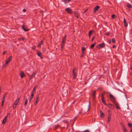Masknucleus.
<instances>
[{
    "label": "nucleus",
    "mask_w": 132,
    "mask_h": 132,
    "mask_svg": "<svg viewBox=\"0 0 132 132\" xmlns=\"http://www.w3.org/2000/svg\"><path fill=\"white\" fill-rule=\"evenodd\" d=\"M89 38H90V37L91 36V35H89Z\"/></svg>",
    "instance_id": "13d9d810"
},
{
    "label": "nucleus",
    "mask_w": 132,
    "mask_h": 132,
    "mask_svg": "<svg viewBox=\"0 0 132 132\" xmlns=\"http://www.w3.org/2000/svg\"><path fill=\"white\" fill-rule=\"evenodd\" d=\"M100 7L98 6H97L94 8L93 10V12L95 13L96 11L99 9Z\"/></svg>",
    "instance_id": "6e6552de"
},
{
    "label": "nucleus",
    "mask_w": 132,
    "mask_h": 132,
    "mask_svg": "<svg viewBox=\"0 0 132 132\" xmlns=\"http://www.w3.org/2000/svg\"><path fill=\"white\" fill-rule=\"evenodd\" d=\"M108 112L109 114V116H111V114L112 112L110 110H108Z\"/></svg>",
    "instance_id": "473e14b6"
},
{
    "label": "nucleus",
    "mask_w": 132,
    "mask_h": 132,
    "mask_svg": "<svg viewBox=\"0 0 132 132\" xmlns=\"http://www.w3.org/2000/svg\"><path fill=\"white\" fill-rule=\"evenodd\" d=\"M65 40H64V39L63 40V39H62V43H64V42L65 41Z\"/></svg>",
    "instance_id": "a18cd8bd"
},
{
    "label": "nucleus",
    "mask_w": 132,
    "mask_h": 132,
    "mask_svg": "<svg viewBox=\"0 0 132 132\" xmlns=\"http://www.w3.org/2000/svg\"><path fill=\"white\" fill-rule=\"evenodd\" d=\"M22 28L24 30L26 31H28L29 30V29H25L23 26L22 27Z\"/></svg>",
    "instance_id": "72a5a7b5"
},
{
    "label": "nucleus",
    "mask_w": 132,
    "mask_h": 132,
    "mask_svg": "<svg viewBox=\"0 0 132 132\" xmlns=\"http://www.w3.org/2000/svg\"><path fill=\"white\" fill-rule=\"evenodd\" d=\"M83 55H84V54H82H82L81 55V57H83Z\"/></svg>",
    "instance_id": "6e6d98bb"
},
{
    "label": "nucleus",
    "mask_w": 132,
    "mask_h": 132,
    "mask_svg": "<svg viewBox=\"0 0 132 132\" xmlns=\"http://www.w3.org/2000/svg\"><path fill=\"white\" fill-rule=\"evenodd\" d=\"M19 98H18L16 100L15 102L14 103L13 106V109H15L16 108V106L18 105L19 103Z\"/></svg>",
    "instance_id": "f257e3e1"
},
{
    "label": "nucleus",
    "mask_w": 132,
    "mask_h": 132,
    "mask_svg": "<svg viewBox=\"0 0 132 132\" xmlns=\"http://www.w3.org/2000/svg\"><path fill=\"white\" fill-rule=\"evenodd\" d=\"M37 55L40 56L42 59L43 58V57H42L41 56L42 53L39 51H37Z\"/></svg>",
    "instance_id": "2eb2a0df"
},
{
    "label": "nucleus",
    "mask_w": 132,
    "mask_h": 132,
    "mask_svg": "<svg viewBox=\"0 0 132 132\" xmlns=\"http://www.w3.org/2000/svg\"><path fill=\"white\" fill-rule=\"evenodd\" d=\"M24 39V38H19V39H18V40H23Z\"/></svg>",
    "instance_id": "49530a36"
},
{
    "label": "nucleus",
    "mask_w": 132,
    "mask_h": 132,
    "mask_svg": "<svg viewBox=\"0 0 132 132\" xmlns=\"http://www.w3.org/2000/svg\"><path fill=\"white\" fill-rule=\"evenodd\" d=\"M31 100H32L29 99V102H31Z\"/></svg>",
    "instance_id": "bf43d9fd"
},
{
    "label": "nucleus",
    "mask_w": 132,
    "mask_h": 132,
    "mask_svg": "<svg viewBox=\"0 0 132 132\" xmlns=\"http://www.w3.org/2000/svg\"><path fill=\"white\" fill-rule=\"evenodd\" d=\"M89 130H86L84 131L80 132V131H78V132H89Z\"/></svg>",
    "instance_id": "c9c22d12"
},
{
    "label": "nucleus",
    "mask_w": 132,
    "mask_h": 132,
    "mask_svg": "<svg viewBox=\"0 0 132 132\" xmlns=\"http://www.w3.org/2000/svg\"><path fill=\"white\" fill-rule=\"evenodd\" d=\"M99 46L101 47V48H103L105 47L104 44L103 43H102L100 44L99 45Z\"/></svg>",
    "instance_id": "6ab92c4d"
},
{
    "label": "nucleus",
    "mask_w": 132,
    "mask_h": 132,
    "mask_svg": "<svg viewBox=\"0 0 132 132\" xmlns=\"http://www.w3.org/2000/svg\"><path fill=\"white\" fill-rule=\"evenodd\" d=\"M12 59V56H10L8 59L6 60V61L5 64H7Z\"/></svg>",
    "instance_id": "0eeeda50"
},
{
    "label": "nucleus",
    "mask_w": 132,
    "mask_h": 132,
    "mask_svg": "<svg viewBox=\"0 0 132 132\" xmlns=\"http://www.w3.org/2000/svg\"><path fill=\"white\" fill-rule=\"evenodd\" d=\"M113 48H115V45H113Z\"/></svg>",
    "instance_id": "4d7b16f0"
},
{
    "label": "nucleus",
    "mask_w": 132,
    "mask_h": 132,
    "mask_svg": "<svg viewBox=\"0 0 132 132\" xmlns=\"http://www.w3.org/2000/svg\"><path fill=\"white\" fill-rule=\"evenodd\" d=\"M66 35H65L63 38V39L66 40Z\"/></svg>",
    "instance_id": "a19ab883"
},
{
    "label": "nucleus",
    "mask_w": 132,
    "mask_h": 132,
    "mask_svg": "<svg viewBox=\"0 0 132 132\" xmlns=\"http://www.w3.org/2000/svg\"><path fill=\"white\" fill-rule=\"evenodd\" d=\"M10 114L9 113L7 114V116H7V117L8 116L9 117H10Z\"/></svg>",
    "instance_id": "de8ad7c7"
},
{
    "label": "nucleus",
    "mask_w": 132,
    "mask_h": 132,
    "mask_svg": "<svg viewBox=\"0 0 132 132\" xmlns=\"http://www.w3.org/2000/svg\"><path fill=\"white\" fill-rule=\"evenodd\" d=\"M64 46V43H62L61 44V50H63V47Z\"/></svg>",
    "instance_id": "bb28decb"
},
{
    "label": "nucleus",
    "mask_w": 132,
    "mask_h": 132,
    "mask_svg": "<svg viewBox=\"0 0 132 132\" xmlns=\"http://www.w3.org/2000/svg\"><path fill=\"white\" fill-rule=\"evenodd\" d=\"M88 9H86L85 10H84V11L82 13L83 14H84L88 10Z\"/></svg>",
    "instance_id": "58836bf2"
},
{
    "label": "nucleus",
    "mask_w": 132,
    "mask_h": 132,
    "mask_svg": "<svg viewBox=\"0 0 132 132\" xmlns=\"http://www.w3.org/2000/svg\"><path fill=\"white\" fill-rule=\"evenodd\" d=\"M65 11L69 14H71L72 13V11L71 9L67 7L65 9Z\"/></svg>",
    "instance_id": "423d86ee"
},
{
    "label": "nucleus",
    "mask_w": 132,
    "mask_h": 132,
    "mask_svg": "<svg viewBox=\"0 0 132 132\" xmlns=\"http://www.w3.org/2000/svg\"><path fill=\"white\" fill-rule=\"evenodd\" d=\"M124 26L125 27H126L128 26V23L127 22L125 19H124Z\"/></svg>",
    "instance_id": "ddd939ff"
},
{
    "label": "nucleus",
    "mask_w": 132,
    "mask_h": 132,
    "mask_svg": "<svg viewBox=\"0 0 132 132\" xmlns=\"http://www.w3.org/2000/svg\"><path fill=\"white\" fill-rule=\"evenodd\" d=\"M25 101L24 103V105L25 106H26L28 102V100L27 98H26L25 100Z\"/></svg>",
    "instance_id": "cd10ccee"
},
{
    "label": "nucleus",
    "mask_w": 132,
    "mask_h": 132,
    "mask_svg": "<svg viewBox=\"0 0 132 132\" xmlns=\"http://www.w3.org/2000/svg\"><path fill=\"white\" fill-rule=\"evenodd\" d=\"M110 98L111 100L114 103L116 102V100L115 98L112 94H110Z\"/></svg>",
    "instance_id": "7ed1b4c3"
},
{
    "label": "nucleus",
    "mask_w": 132,
    "mask_h": 132,
    "mask_svg": "<svg viewBox=\"0 0 132 132\" xmlns=\"http://www.w3.org/2000/svg\"><path fill=\"white\" fill-rule=\"evenodd\" d=\"M36 101L38 102L39 101V97L38 96H37L36 98Z\"/></svg>",
    "instance_id": "ea45409f"
},
{
    "label": "nucleus",
    "mask_w": 132,
    "mask_h": 132,
    "mask_svg": "<svg viewBox=\"0 0 132 132\" xmlns=\"http://www.w3.org/2000/svg\"><path fill=\"white\" fill-rule=\"evenodd\" d=\"M4 102H3V101L2 102L1 106L2 107H3V105H4Z\"/></svg>",
    "instance_id": "37998d69"
},
{
    "label": "nucleus",
    "mask_w": 132,
    "mask_h": 132,
    "mask_svg": "<svg viewBox=\"0 0 132 132\" xmlns=\"http://www.w3.org/2000/svg\"><path fill=\"white\" fill-rule=\"evenodd\" d=\"M109 43H110L111 42V40H110L109 41Z\"/></svg>",
    "instance_id": "5fc2aeb1"
},
{
    "label": "nucleus",
    "mask_w": 132,
    "mask_h": 132,
    "mask_svg": "<svg viewBox=\"0 0 132 132\" xmlns=\"http://www.w3.org/2000/svg\"><path fill=\"white\" fill-rule=\"evenodd\" d=\"M114 103L115 105V106H116V108H117L118 109H119V107L118 105V104L117 103H116V102H115Z\"/></svg>",
    "instance_id": "412c9836"
},
{
    "label": "nucleus",
    "mask_w": 132,
    "mask_h": 132,
    "mask_svg": "<svg viewBox=\"0 0 132 132\" xmlns=\"http://www.w3.org/2000/svg\"><path fill=\"white\" fill-rule=\"evenodd\" d=\"M43 43V41L42 40L40 41V42L38 44L37 47H40L41 45H42Z\"/></svg>",
    "instance_id": "f3484780"
},
{
    "label": "nucleus",
    "mask_w": 132,
    "mask_h": 132,
    "mask_svg": "<svg viewBox=\"0 0 132 132\" xmlns=\"http://www.w3.org/2000/svg\"><path fill=\"white\" fill-rule=\"evenodd\" d=\"M71 1V0H62V1L64 2L65 4L68 3Z\"/></svg>",
    "instance_id": "aec40b11"
},
{
    "label": "nucleus",
    "mask_w": 132,
    "mask_h": 132,
    "mask_svg": "<svg viewBox=\"0 0 132 132\" xmlns=\"http://www.w3.org/2000/svg\"><path fill=\"white\" fill-rule=\"evenodd\" d=\"M130 132H132V127L131 128Z\"/></svg>",
    "instance_id": "052dcab7"
},
{
    "label": "nucleus",
    "mask_w": 132,
    "mask_h": 132,
    "mask_svg": "<svg viewBox=\"0 0 132 132\" xmlns=\"http://www.w3.org/2000/svg\"><path fill=\"white\" fill-rule=\"evenodd\" d=\"M111 17L113 19L115 18L116 17V16L115 14H113L112 15Z\"/></svg>",
    "instance_id": "c756f323"
},
{
    "label": "nucleus",
    "mask_w": 132,
    "mask_h": 132,
    "mask_svg": "<svg viewBox=\"0 0 132 132\" xmlns=\"http://www.w3.org/2000/svg\"><path fill=\"white\" fill-rule=\"evenodd\" d=\"M5 53V51H3V55H4Z\"/></svg>",
    "instance_id": "864d4df0"
},
{
    "label": "nucleus",
    "mask_w": 132,
    "mask_h": 132,
    "mask_svg": "<svg viewBox=\"0 0 132 132\" xmlns=\"http://www.w3.org/2000/svg\"><path fill=\"white\" fill-rule=\"evenodd\" d=\"M56 127H57L58 128L59 127V125H57V126Z\"/></svg>",
    "instance_id": "680f3d73"
},
{
    "label": "nucleus",
    "mask_w": 132,
    "mask_h": 132,
    "mask_svg": "<svg viewBox=\"0 0 132 132\" xmlns=\"http://www.w3.org/2000/svg\"><path fill=\"white\" fill-rule=\"evenodd\" d=\"M37 72V71H36L34 72L30 76L29 78V80H31V79H32L34 77V76L36 74Z\"/></svg>",
    "instance_id": "20e7f679"
},
{
    "label": "nucleus",
    "mask_w": 132,
    "mask_h": 132,
    "mask_svg": "<svg viewBox=\"0 0 132 132\" xmlns=\"http://www.w3.org/2000/svg\"><path fill=\"white\" fill-rule=\"evenodd\" d=\"M122 126H123V131H125L127 130V129H126V128L123 125H122Z\"/></svg>",
    "instance_id": "7c9ffc66"
},
{
    "label": "nucleus",
    "mask_w": 132,
    "mask_h": 132,
    "mask_svg": "<svg viewBox=\"0 0 132 132\" xmlns=\"http://www.w3.org/2000/svg\"><path fill=\"white\" fill-rule=\"evenodd\" d=\"M37 87V86H35L34 87V89H33V90H32V93H34V92L35 91V90H36V87Z\"/></svg>",
    "instance_id": "393cba45"
},
{
    "label": "nucleus",
    "mask_w": 132,
    "mask_h": 132,
    "mask_svg": "<svg viewBox=\"0 0 132 132\" xmlns=\"http://www.w3.org/2000/svg\"><path fill=\"white\" fill-rule=\"evenodd\" d=\"M125 5L128 8H131L132 7V6L128 3L126 4Z\"/></svg>",
    "instance_id": "a211bd4d"
},
{
    "label": "nucleus",
    "mask_w": 132,
    "mask_h": 132,
    "mask_svg": "<svg viewBox=\"0 0 132 132\" xmlns=\"http://www.w3.org/2000/svg\"><path fill=\"white\" fill-rule=\"evenodd\" d=\"M100 117L102 118H103L104 117V114L103 113V112L101 110L100 111Z\"/></svg>",
    "instance_id": "9d476101"
},
{
    "label": "nucleus",
    "mask_w": 132,
    "mask_h": 132,
    "mask_svg": "<svg viewBox=\"0 0 132 132\" xmlns=\"http://www.w3.org/2000/svg\"><path fill=\"white\" fill-rule=\"evenodd\" d=\"M95 38V36H94L93 37L92 39V41H93L94 40Z\"/></svg>",
    "instance_id": "c03bdc74"
},
{
    "label": "nucleus",
    "mask_w": 132,
    "mask_h": 132,
    "mask_svg": "<svg viewBox=\"0 0 132 132\" xmlns=\"http://www.w3.org/2000/svg\"><path fill=\"white\" fill-rule=\"evenodd\" d=\"M5 100V96L4 95L2 98V101L4 102Z\"/></svg>",
    "instance_id": "4c0bfd02"
},
{
    "label": "nucleus",
    "mask_w": 132,
    "mask_h": 132,
    "mask_svg": "<svg viewBox=\"0 0 132 132\" xmlns=\"http://www.w3.org/2000/svg\"><path fill=\"white\" fill-rule=\"evenodd\" d=\"M58 128L57 127H55L53 129V130H56L57 129V128Z\"/></svg>",
    "instance_id": "79ce46f5"
},
{
    "label": "nucleus",
    "mask_w": 132,
    "mask_h": 132,
    "mask_svg": "<svg viewBox=\"0 0 132 132\" xmlns=\"http://www.w3.org/2000/svg\"><path fill=\"white\" fill-rule=\"evenodd\" d=\"M112 41L113 43H115L116 42L115 39L114 38H113L112 39Z\"/></svg>",
    "instance_id": "e433bc0d"
},
{
    "label": "nucleus",
    "mask_w": 132,
    "mask_h": 132,
    "mask_svg": "<svg viewBox=\"0 0 132 132\" xmlns=\"http://www.w3.org/2000/svg\"><path fill=\"white\" fill-rule=\"evenodd\" d=\"M130 69L131 70H132V66L130 68Z\"/></svg>",
    "instance_id": "e2e57ef3"
},
{
    "label": "nucleus",
    "mask_w": 132,
    "mask_h": 132,
    "mask_svg": "<svg viewBox=\"0 0 132 132\" xmlns=\"http://www.w3.org/2000/svg\"><path fill=\"white\" fill-rule=\"evenodd\" d=\"M96 44V43H94L93 44H92V45H91L90 46V48L92 49L94 47V46Z\"/></svg>",
    "instance_id": "5701e85b"
},
{
    "label": "nucleus",
    "mask_w": 132,
    "mask_h": 132,
    "mask_svg": "<svg viewBox=\"0 0 132 132\" xmlns=\"http://www.w3.org/2000/svg\"><path fill=\"white\" fill-rule=\"evenodd\" d=\"M104 94H103L101 95V99L102 102L104 104L106 105V104L104 100Z\"/></svg>",
    "instance_id": "1a4fd4ad"
},
{
    "label": "nucleus",
    "mask_w": 132,
    "mask_h": 132,
    "mask_svg": "<svg viewBox=\"0 0 132 132\" xmlns=\"http://www.w3.org/2000/svg\"><path fill=\"white\" fill-rule=\"evenodd\" d=\"M82 53V54H84V51L85 50V49L84 47H82L81 49Z\"/></svg>",
    "instance_id": "b1692460"
},
{
    "label": "nucleus",
    "mask_w": 132,
    "mask_h": 132,
    "mask_svg": "<svg viewBox=\"0 0 132 132\" xmlns=\"http://www.w3.org/2000/svg\"><path fill=\"white\" fill-rule=\"evenodd\" d=\"M94 32V31L93 30H90L89 31V35H91V34H92V32Z\"/></svg>",
    "instance_id": "2f4dec72"
},
{
    "label": "nucleus",
    "mask_w": 132,
    "mask_h": 132,
    "mask_svg": "<svg viewBox=\"0 0 132 132\" xmlns=\"http://www.w3.org/2000/svg\"><path fill=\"white\" fill-rule=\"evenodd\" d=\"M19 75L21 79L23 78L25 76V75L23 71H21L20 72Z\"/></svg>",
    "instance_id": "39448f33"
},
{
    "label": "nucleus",
    "mask_w": 132,
    "mask_h": 132,
    "mask_svg": "<svg viewBox=\"0 0 132 132\" xmlns=\"http://www.w3.org/2000/svg\"><path fill=\"white\" fill-rule=\"evenodd\" d=\"M109 34H109V33H106L105 34V35H109Z\"/></svg>",
    "instance_id": "3c124183"
},
{
    "label": "nucleus",
    "mask_w": 132,
    "mask_h": 132,
    "mask_svg": "<svg viewBox=\"0 0 132 132\" xmlns=\"http://www.w3.org/2000/svg\"><path fill=\"white\" fill-rule=\"evenodd\" d=\"M76 70V69L75 68H73L72 71V74L73 75V79H75L76 78L77 75L76 74V72H75V71Z\"/></svg>",
    "instance_id": "f03ea898"
},
{
    "label": "nucleus",
    "mask_w": 132,
    "mask_h": 132,
    "mask_svg": "<svg viewBox=\"0 0 132 132\" xmlns=\"http://www.w3.org/2000/svg\"><path fill=\"white\" fill-rule=\"evenodd\" d=\"M66 122H67V121H66Z\"/></svg>",
    "instance_id": "338daca9"
},
{
    "label": "nucleus",
    "mask_w": 132,
    "mask_h": 132,
    "mask_svg": "<svg viewBox=\"0 0 132 132\" xmlns=\"http://www.w3.org/2000/svg\"><path fill=\"white\" fill-rule=\"evenodd\" d=\"M34 96V93H32L31 94V96H30L29 99L32 100V98H33Z\"/></svg>",
    "instance_id": "a878e982"
},
{
    "label": "nucleus",
    "mask_w": 132,
    "mask_h": 132,
    "mask_svg": "<svg viewBox=\"0 0 132 132\" xmlns=\"http://www.w3.org/2000/svg\"><path fill=\"white\" fill-rule=\"evenodd\" d=\"M87 109H86V110L88 111L89 110L90 108V101H89V103L87 106Z\"/></svg>",
    "instance_id": "f8f14e48"
},
{
    "label": "nucleus",
    "mask_w": 132,
    "mask_h": 132,
    "mask_svg": "<svg viewBox=\"0 0 132 132\" xmlns=\"http://www.w3.org/2000/svg\"><path fill=\"white\" fill-rule=\"evenodd\" d=\"M31 49H32V50H35V48H34V47H32L31 48Z\"/></svg>",
    "instance_id": "603ef678"
},
{
    "label": "nucleus",
    "mask_w": 132,
    "mask_h": 132,
    "mask_svg": "<svg viewBox=\"0 0 132 132\" xmlns=\"http://www.w3.org/2000/svg\"><path fill=\"white\" fill-rule=\"evenodd\" d=\"M23 12H25L26 11V9H23Z\"/></svg>",
    "instance_id": "8fccbe9b"
},
{
    "label": "nucleus",
    "mask_w": 132,
    "mask_h": 132,
    "mask_svg": "<svg viewBox=\"0 0 132 132\" xmlns=\"http://www.w3.org/2000/svg\"><path fill=\"white\" fill-rule=\"evenodd\" d=\"M124 132H128V131L127 130L126 131H124Z\"/></svg>",
    "instance_id": "0e129e2a"
},
{
    "label": "nucleus",
    "mask_w": 132,
    "mask_h": 132,
    "mask_svg": "<svg viewBox=\"0 0 132 132\" xmlns=\"http://www.w3.org/2000/svg\"><path fill=\"white\" fill-rule=\"evenodd\" d=\"M111 116H109L108 117V122L109 123L111 120Z\"/></svg>",
    "instance_id": "4be33fe9"
},
{
    "label": "nucleus",
    "mask_w": 132,
    "mask_h": 132,
    "mask_svg": "<svg viewBox=\"0 0 132 132\" xmlns=\"http://www.w3.org/2000/svg\"><path fill=\"white\" fill-rule=\"evenodd\" d=\"M96 91L95 90L93 92L92 94V96L94 98L95 96V94L96 93Z\"/></svg>",
    "instance_id": "c85d7f7f"
},
{
    "label": "nucleus",
    "mask_w": 132,
    "mask_h": 132,
    "mask_svg": "<svg viewBox=\"0 0 132 132\" xmlns=\"http://www.w3.org/2000/svg\"><path fill=\"white\" fill-rule=\"evenodd\" d=\"M74 13L75 14V15L77 17V19L79 18L78 15L79 14V13L76 12H74Z\"/></svg>",
    "instance_id": "dca6fc26"
},
{
    "label": "nucleus",
    "mask_w": 132,
    "mask_h": 132,
    "mask_svg": "<svg viewBox=\"0 0 132 132\" xmlns=\"http://www.w3.org/2000/svg\"><path fill=\"white\" fill-rule=\"evenodd\" d=\"M7 116L5 117L4 119L2 121V124H4L6 122L7 120Z\"/></svg>",
    "instance_id": "4468645a"
},
{
    "label": "nucleus",
    "mask_w": 132,
    "mask_h": 132,
    "mask_svg": "<svg viewBox=\"0 0 132 132\" xmlns=\"http://www.w3.org/2000/svg\"><path fill=\"white\" fill-rule=\"evenodd\" d=\"M38 102L36 101L34 103V104H35V105H36L37 104V102Z\"/></svg>",
    "instance_id": "09e8293b"
},
{
    "label": "nucleus",
    "mask_w": 132,
    "mask_h": 132,
    "mask_svg": "<svg viewBox=\"0 0 132 132\" xmlns=\"http://www.w3.org/2000/svg\"><path fill=\"white\" fill-rule=\"evenodd\" d=\"M128 125L129 127H132V124L130 123H128Z\"/></svg>",
    "instance_id": "f704fd0d"
},
{
    "label": "nucleus",
    "mask_w": 132,
    "mask_h": 132,
    "mask_svg": "<svg viewBox=\"0 0 132 132\" xmlns=\"http://www.w3.org/2000/svg\"><path fill=\"white\" fill-rule=\"evenodd\" d=\"M131 73L130 74V75H131Z\"/></svg>",
    "instance_id": "69168bd1"
},
{
    "label": "nucleus",
    "mask_w": 132,
    "mask_h": 132,
    "mask_svg": "<svg viewBox=\"0 0 132 132\" xmlns=\"http://www.w3.org/2000/svg\"><path fill=\"white\" fill-rule=\"evenodd\" d=\"M108 106L109 108L111 110H113L114 108V105L112 104H109L108 105Z\"/></svg>",
    "instance_id": "9b49d317"
}]
</instances>
